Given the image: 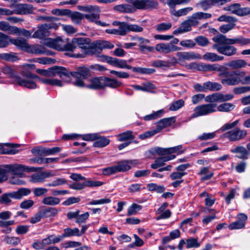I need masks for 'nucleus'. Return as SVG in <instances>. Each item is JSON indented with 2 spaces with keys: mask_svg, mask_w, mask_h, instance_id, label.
<instances>
[{
  "mask_svg": "<svg viewBox=\"0 0 250 250\" xmlns=\"http://www.w3.org/2000/svg\"><path fill=\"white\" fill-rule=\"evenodd\" d=\"M43 218L54 217L58 214V210L54 208H48L41 210Z\"/></svg>",
  "mask_w": 250,
  "mask_h": 250,
  "instance_id": "nucleus-37",
  "label": "nucleus"
},
{
  "mask_svg": "<svg viewBox=\"0 0 250 250\" xmlns=\"http://www.w3.org/2000/svg\"><path fill=\"white\" fill-rule=\"evenodd\" d=\"M72 48L70 51H73L77 46L82 50L83 54H77V57H84L85 55H94L95 42H91V40L88 38H73L70 42Z\"/></svg>",
  "mask_w": 250,
  "mask_h": 250,
  "instance_id": "nucleus-4",
  "label": "nucleus"
},
{
  "mask_svg": "<svg viewBox=\"0 0 250 250\" xmlns=\"http://www.w3.org/2000/svg\"><path fill=\"white\" fill-rule=\"evenodd\" d=\"M204 60L210 61L212 62H219L223 61L224 57L222 56H219L214 53L207 52L203 56Z\"/></svg>",
  "mask_w": 250,
  "mask_h": 250,
  "instance_id": "nucleus-31",
  "label": "nucleus"
},
{
  "mask_svg": "<svg viewBox=\"0 0 250 250\" xmlns=\"http://www.w3.org/2000/svg\"><path fill=\"white\" fill-rule=\"evenodd\" d=\"M155 49L157 52L162 54H168L180 50V48L176 45H171L168 43L163 42L157 44Z\"/></svg>",
  "mask_w": 250,
  "mask_h": 250,
  "instance_id": "nucleus-16",
  "label": "nucleus"
},
{
  "mask_svg": "<svg viewBox=\"0 0 250 250\" xmlns=\"http://www.w3.org/2000/svg\"><path fill=\"white\" fill-rule=\"evenodd\" d=\"M197 44L201 46H207L209 43L208 40L203 36H199L196 37L194 39Z\"/></svg>",
  "mask_w": 250,
  "mask_h": 250,
  "instance_id": "nucleus-59",
  "label": "nucleus"
},
{
  "mask_svg": "<svg viewBox=\"0 0 250 250\" xmlns=\"http://www.w3.org/2000/svg\"><path fill=\"white\" fill-rule=\"evenodd\" d=\"M240 6V4L238 3H233L224 7L223 10L225 11H229L238 16Z\"/></svg>",
  "mask_w": 250,
  "mask_h": 250,
  "instance_id": "nucleus-47",
  "label": "nucleus"
},
{
  "mask_svg": "<svg viewBox=\"0 0 250 250\" xmlns=\"http://www.w3.org/2000/svg\"><path fill=\"white\" fill-rule=\"evenodd\" d=\"M21 178L19 175H13V176L10 178L9 183L12 185H25V182L21 179Z\"/></svg>",
  "mask_w": 250,
  "mask_h": 250,
  "instance_id": "nucleus-52",
  "label": "nucleus"
},
{
  "mask_svg": "<svg viewBox=\"0 0 250 250\" xmlns=\"http://www.w3.org/2000/svg\"><path fill=\"white\" fill-rule=\"evenodd\" d=\"M5 167L6 168L8 173H10L12 175H19L21 177H25V175L23 173L24 171L34 172L42 169L41 167L36 168L18 164L6 165Z\"/></svg>",
  "mask_w": 250,
  "mask_h": 250,
  "instance_id": "nucleus-8",
  "label": "nucleus"
},
{
  "mask_svg": "<svg viewBox=\"0 0 250 250\" xmlns=\"http://www.w3.org/2000/svg\"><path fill=\"white\" fill-rule=\"evenodd\" d=\"M233 153H236L237 155L236 157L240 159L247 160L250 154L247 147L246 148L242 146H238L230 150Z\"/></svg>",
  "mask_w": 250,
  "mask_h": 250,
  "instance_id": "nucleus-21",
  "label": "nucleus"
},
{
  "mask_svg": "<svg viewBox=\"0 0 250 250\" xmlns=\"http://www.w3.org/2000/svg\"><path fill=\"white\" fill-rule=\"evenodd\" d=\"M216 63L215 64H207L204 63H200L197 64L195 62L191 63L189 64L190 67H197L199 71L205 72L215 71V68Z\"/></svg>",
  "mask_w": 250,
  "mask_h": 250,
  "instance_id": "nucleus-25",
  "label": "nucleus"
},
{
  "mask_svg": "<svg viewBox=\"0 0 250 250\" xmlns=\"http://www.w3.org/2000/svg\"><path fill=\"white\" fill-rule=\"evenodd\" d=\"M173 118H163L156 123V128L155 129L157 133L161 131L163 129L169 126L174 122Z\"/></svg>",
  "mask_w": 250,
  "mask_h": 250,
  "instance_id": "nucleus-26",
  "label": "nucleus"
},
{
  "mask_svg": "<svg viewBox=\"0 0 250 250\" xmlns=\"http://www.w3.org/2000/svg\"><path fill=\"white\" fill-rule=\"evenodd\" d=\"M165 111L163 109H161L157 111L154 112L152 114L147 115L143 117L145 121H148L150 120H155L161 117Z\"/></svg>",
  "mask_w": 250,
  "mask_h": 250,
  "instance_id": "nucleus-42",
  "label": "nucleus"
},
{
  "mask_svg": "<svg viewBox=\"0 0 250 250\" xmlns=\"http://www.w3.org/2000/svg\"><path fill=\"white\" fill-rule=\"evenodd\" d=\"M172 27L171 22H162L156 26V30L158 32H163L169 30Z\"/></svg>",
  "mask_w": 250,
  "mask_h": 250,
  "instance_id": "nucleus-57",
  "label": "nucleus"
},
{
  "mask_svg": "<svg viewBox=\"0 0 250 250\" xmlns=\"http://www.w3.org/2000/svg\"><path fill=\"white\" fill-rule=\"evenodd\" d=\"M103 185V183L101 181H95L91 180H87L83 183L75 182L70 184L69 187L75 190H81L85 187H100Z\"/></svg>",
  "mask_w": 250,
  "mask_h": 250,
  "instance_id": "nucleus-15",
  "label": "nucleus"
},
{
  "mask_svg": "<svg viewBox=\"0 0 250 250\" xmlns=\"http://www.w3.org/2000/svg\"><path fill=\"white\" fill-rule=\"evenodd\" d=\"M14 12L19 15L31 14L33 12V6L30 4L20 3L14 4Z\"/></svg>",
  "mask_w": 250,
  "mask_h": 250,
  "instance_id": "nucleus-19",
  "label": "nucleus"
},
{
  "mask_svg": "<svg viewBox=\"0 0 250 250\" xmlns=\"http://www.w3.org/2000/svg\"><path fill=\"white\" fill-rule=\"evenodd\" d=\"M149 152L150 153L153 155L157 153L158 155L160 156H164L168 154V148H164L160 147H155L151 148L149 150Z\"/></svg>",
  "mask_w": 250,
  "mask_h": 250,
  "instance_id": "nucleus-46",
  "label": "nucleus"
},
{
  "mask_svg": "<svg viewBox=\"0 0 250 250\" xmlns=\"http://www.w3.org/2000/svg\"><path fill=\"white\" fill-rule=\"evenodd\" d=\"M216 104H203L197 106L194 108V113L191 115L189 119L213 113L216 111Z\"/></svg>",
  "mask_w": 250,
  "mask_h": 250,
  "instance_id": "nucleus-12",
  "label": "nucleus"
},
{
  "mask_svg": "<svg viewBox=\"0 0 250 250\" xmlns=\"http://www.w3.org/2000/svg\"><path fill=\"white\" fill-rule=\"evenodd\" d=\"M132 86L136 90L146 92H151L155 88L154 85L149 82L144 83L142 86L134 85Z\"/></svg>",
  "mask_w": 250,
  "mask_h": 250,
  "instance_id": "nucleus-35",
  "label": "nucleus"
},
{
  "mask_svg": "<svg viewBox=\"0 0 250 250\" xmlns=\"http://www.w3.org/2000/svg\"><path fill=\"white\" fill-rule=\"evenodd\" d=\"M60 202V199L59 198L51 196L44 197L42 201L43 204L50 206L57 205Z\"/></svg>",
  "mask_w": 250,
  "mask_h": 250,
  "instance_id": "nucleus-32",
  "label": "nucleus"
},
{
  "mask_svg": "<svg viewBox=\"0 0 250 250\" xmlns=\"http://www.w3.org/2000/svg\"><path fill=\"white\" fill-rule=\"evenodd\" d=\"M0 59L8 62H15L19 59L17 54L13 52L1 53Z\"/></svg>",
  "mask_w": 250,
  "mask_h": 250,
  "instance_id": "nucleus-40",
  "label": "nucleus"
},
{
  "mask_svg": "<svg viewBox=\"0 0 250 250\" xmlns=\"http://www.w3.org/2000/svg\"><path fill=\"white\" fill-rule=\"evenodd\" d=\"M67 78H62V80L66 82H69L71 81V77L76 78V81L73 83L74 84L79 87H83L84 86L83 80L86 79L90 75L89 69L85 66H80L76 69L75 71H69L66 69Z\"/></svg>",
  "mask_w": 250,
  "mask_h": 250,
  "instance_id": "nucleus-5",
  "label": "nucleus"
},
{
  "mask_svg": "<svg viewBox=\"0 0 250 250\" xmlns=\"http://www.w3.org/2000/svg\"><path fill=\"white\" fill-rule=\"evenodd\" d=\"M142 209V206L135 203L132 204L127 209V215H136L138 212Z\"/></svg>",
  "mask_w": 250,
  "mask_h": 250,
  "instance_id": "nucleus-49",
  "label": "nucleus"
},
{
  "mask_svg": "<svg viewBox=\"0 0 250 250\" xmlns=\"http://www.w3.org/2000/svg\"><path fill=\"white\" fill-rule=\"evenodd\" d=\"M9 37L2 33L0 32V48L7 46L10 42Z\"/></svg>",
  "mask_w": 250,
  "mask_h": 250,
  "instance_id": "nucleus-56",
  "label": "nucleus"
},
{
  "mask_svg": "<svg viewBox=\"0 0 250 250\" xmlns=\"http://www.w3.org/2000/svg\"><path fill=\"white\" fill-rule=\"evenodd\" d=\"M48 189L44 188L39 187L33 189V193L35 197H40L46 194Z\"/></svg>",
  "mask_w": 250,
  "mask_h": 250,
  "instance_id": "nucleus-64",
  "label": "nucleus"
},
{
  "mask_svg": "<svg viewBox=\"0 0 250 250\" xmlns=\"http://www.w3.org/2000/svg\"><path fill=\"white\" fill-rule=\"evenodd\" d=\"M115 9L120 12L124 13H131L134 11L133 5L128 4L118 5L115 7Z\"/></svg>",
  "mask_w": 250,
  "mask_h": 250,
  "instance_id": "nucleus-44",
  "label": "nucleus"
},
{
  "mask_svg": "<svg viewBox=\"0 0 250 250\" xmlns=\"http://www.w3.org/2000/svg\"><path fill=\"white\" fill-rule=\"evenodd\" d=\"M54 175V174L50 171L35 173L31 175L30 181L33 183H42L46 178L53 176Z\"/></svg>",
  "mask_w": 250,
  "mask_h": 250,
  "instance_id": "nucleus-17",
  "label": "nucleus"
},
{
  "mask_svg": "<svg viewBox=\"0 0 250 250\" xmlns=\"http://www.w3.org/2000/svg\"><path fill=\"white\" fill-rule=\"evenodd\" d=\"M227 85H236L240 83L243 84H250V75L246 76L244 71H233L230 78L223 81Z\"/></svg>",
  "mask_w": 250,
  "mask_h": 250,
  "instance_id": "nucleus-7",
  "label": "nucleus"
},
{
  "mask_svg": "<svg viewBox=\"0 0 250 250\" xmlns=\"http://www.w3.org/2000/svg\"><path fill=\"white\" fill-rule=\"evenodd\" d=\"M30 69L31 66L29 64L23 65L21 72V77L18 76L15 69L11 66H5L2 67V71L4 74L7 75L9 77L13 78L15 83L18 85L29 89H35L37 87V84L35 81L36 79H39L42 83L45 84L59 86L62 85V82L57 79H40L38 76L31 72Z\"/></svg>",
  "mask_w": 250,
  "mask_h": 250,
  "instance_id": "nucleus-1",
  "label": "nucleus"
},
{
  "mask_svg": "<svg viewBox=\"0 0 250 250\" xmlns=\"http://www.w3.org/2000/svg\"><path fill=\"white\" fill-rule=\"evenodd\" d=\"M47 46L59 51H70L72 48L70 42L63 40L61 38L56 39L48 38L45 42Z\"/></svg>",
  "mask_w": 250,
  "mask_h": 250,
  "instance_id": "nucleus-9",
  "label": "nucleus"
},
{
  "mask_svg": "<svg viewBox=\"0 0 250 250\" xmlns=\"http://www.w3.org/2000/svg\"><path fill=\"white\" fill-rule=\"evenodd\" d=\"M82 139L84 141H93L94 147H104L107 146L110 143V140L105 136H101L99 133H89L82 135Z\"/></svg>",
  "mask_w": 250,
  "mask_h": 250,
  "instance_id": "nucleus-10",
  "label": "nucleus"
},
{
  "mask_svg": "<svg viewBox=\"0 0 250 250\" xmlns=\"http://www.w3.org/2000/svg\"><path fill=\"white\" fill-rule=\"evenodd\" d=\"M212 40L215 42L212 45V48L219 53L228 57L233 56L237 53V48L231 45L238 43L245 45L250 43V39L242 37L230 39L227 38L225 35L222 34L214 36Z\"/></svg>",
  "mask_w": 250,
  "mask_h": 250,
  "instance_id": "nucleus-2",
  "label": "nucleus"
},
{
  "mask_svg": "<svg viewBox=\"0 0 250 250\" xmlns=\"http://www.w3.org/2000/svg\"><path fill=\"white\" fill-rule=\"evenodd\" d=\"M179 62L182 61H190L198 60L201 58L200 54L194 52H178L176 53Z\"/></svg>",
  "mask_w": 250,
  "mask_h": 250,
  "instance_id": "nucleus-20",
  "label": "nucleus"
},
{
  "mask_svg": "<svg viewBox=\"0 0 250 250\" xmlns=\"http://www.w3.org/2000/svg\"><path fill=\"white\" fill-rule=\"evenodd\" d=\"M133 5V7L138 9L145 10L146 0H129Z\"/></svg>",
  "mask_w": 250,
  "mask_h": 250,
  "instance_id": "nucleus-58",
  "label": "nucleus"
},
{
  "mask_svg": "<svg viewBox=\"0 0 250 250\" xmlns=\"http://www.w3.org/2000/svg\"><path fill=\"white\" fill-rule=\"evenodd\" d=\"M130 164L128 161H123L118 162L117 165H115L117 172H124L129 170L131 168Z\"/></svg>",
  "mask_w": 250,
  "mask_h": 250,
  "instance_id": "nucleus-41",
  "label": "nucleus"
},
{
  "mask_svg": "<svg viewBox=\"0 0 250 250\" xmlns=\"http://www.w3.org/2000/svg\"><path fill=\"white\" fill-rule=\"evenodd\" d=\"M37 72L40 74L48 77H53L58 75L62 79V78L67 79L66 69L63 67L54 66L48 70L39 69L37 70ZM66 80H68V79Z\"/></svg>",
  "mask_w": 250,
  "mask_h": 250,
  "instance_id": "nucleus-13",
  "label": "nucleus"
},
{
  "mask_svg": "<svg viewBox=\"0 0 250 250\" xmlns=\"http://www.w3.org/2000/svg\"><path fill=\"white\" fill-rule=\"evenodd\" d=\"M63 233L62 234L63 238L73 236H81L79 233V229L77 228L74 229L66 228L64 229Z\"/></svg>",
  "mask_w": 250,
  "mask_h": 250,
  "instance_id": "nucleus-39",
  "label": "nucleus"
},
{
  "mask_svg": "<svg viewBox=\"0 0 250 250\" xmlns=\"http://www.w3.org/2000/svg\"><path fill=\"white\" fill-rule=\"evenodd\" d=\"M247 65V62L245 60L242 59L233 60L226 63V66L229 67L233 70L244 68Z\"/></svg>",
  "mask_w": 250,
  "mask_h": 250,
  "instance_id": "nucleus-28",
  "label": "nucleus"
},
{
  "mask_svg": "<svg viewBox=\"0 0 250 250\" xmlns=\"http://www.w3.org/2000/svg\"><path fill=\"white\" fill-rule=\"evenodd\" d=\"M90 83L87 86L90 89H104V77H95L90 80Z\"/></svg>",
  "mask_w": 250,
  "mask_h": 250,
  "instance_id": "nucleus-24",
  "label": "nucleus"
},
{
  "mask_svg": "<svg viewBox=\"0 0 250 250\" xmlns=\"http://www.w3.org/2000/svg\"><path fill=\"white\" fill-rule=\"evenodd\" d=\"M132 71L141 74H151L155 72L153 68H143L134 67L132 68Z\"/></svg>",
  "mask_w": 250,
  "mask_h": 250,
  "instance_id": "nucleus-50",
  "label": "nucleus"
},
{
  "mask_svg": "<svg viewBox=\"0 0 250 250\" xmlns=\"http://www.w3.org/2000/svg\"><path fill=\"white\" fill-rule=\"evenodd\" d=\"M114 45L109 41H97L95 42L94 55L102 52L103 49H112Z\"/></svg>",
  "mask_w": 250,
  "mask_h": 250,
  "instance_id": "nucleus-23",
  "label": "nucleus"
},
{
  "mask_svg": "<svg viewBox=\"0 0 250 250\" xmlns=\"http://www.w3.org/2000/svg\"><path fill=\"white\" fill-rule=\"evenodd\" d=\"M114 66L120 68L132 69V66L127 64L126 61L117 58Z\"/></svg>",
  "mask_w": 250,
  "mask_h": 250,
  "instance_id": "nucleus-55",
  "label": "nucleus"
},
{
  "mask_svg": "<svg viewBox=\"0 0 250 250\" xmlns=\"http://www.w3.org/2000/svg\"><path fill=\"white\" fill-rule=\"evenodd\" d=\"M4 241L7 244L16 246L21 242V240L18 237L7 236L4 239Z\"/></svg>",
  "mask_w": 250,
  "mask_h": 250,
  "instance_id": "nucleus-54",
  "label": "nucleus"
},
{
  "mask_svg": "<svg viewBox=\"0 0 250 250\" xmlns=\"http://www.w3.org/2000/svg\"><path fill=\"white\" fill-rule=\"evenodd\" d=\"M234 104L229 103H225L220 104L217 107V110L220 112H229L235 108Z\"/></svg>",
  "mask_w": 250,
  "mask_h": 250,
  "instance_id": "nucleus-45",
  "label": "nucleus"
},
{
  "mask_svg": "<svg viewBox=\"0 0 250 250\" xmlns=\"http://www.w3.org/2000/svg\"><path fill=\"white\" fill-rule=\"evenodd\" d=\"M206 90L211 91H218L222 89V85L217 82L208 81L204 83Z\"/></svg>",
  "mask_w": 250,
  "mask_h": 250,
  "instance_id": "nucleus-34",
  "label": "nucleus"
},
{
  "mask_svg": "<svg viewBox=\"0 0 250 250\" xmlns=\"http://www.w3.org/2000/svg\"><path fill=\"white\" fill-rule=\"evenodd\" d=\"M185 105V102L183 99H180L173 102L169 107L170 111H177L183 107Z\"/></svg>",
  "mask_w": 250,
  "mask_h": 250,
  "instance_id": "nucleus-48",
  "label": "nucleus"
},
{
  "mask_svg": "<svg viewBox=\"0 0 250 250\" xmlns=\"http://www.w3.org/2000/svg\"><path fill=\"white\" fill-rule=\"evenodd\" d=\"M61 148L59 147H54L51 148L43 147V153L44 155H54L61 151Z\"/></svg>",
  "mask_w": 250,
  "mask_h": 250,
  "instance_id": "nucleus-61",
  "label": "nucleus"
},
{
  "mask_svg": "<svg viewBox=\"0 0 250 250\" xmlns=\"http://www.w3.org/2000/svg\"><path fill=\"white\" fill-rule=\"evenodd\" d=\"M118 140L120 142L131 141L135 138L133 132L128 130L117 135Z\"/></svg>",
  "mask_w": 250,
  "mask_h": 250,
  "instance_id": "nucleus-33",
  "label": "nucleus"
},
{
  "mask_svg": "<svg viewBox=\"0 0 250 250\" xmlns=\"http://www.w3.org/2000/svg\"><path fill=\"white\" fill-rule=\"evenodd\" d=\"M215 71H218L219 72L218 76L220 77H223V76H225L224 78L221 79V82L222 84L227 85V83H224L223 81L226 79L230 78L232 73V71L230 72L228 71V68L226 66L220 65L217 63L215 68Z\"/></svg>",
  "mask_w": 250,
  "mask_h": 250,
  "instance_id": "nucleus-22",
  "label": "nucleus"
},
{
  "mask_svg": "<svg viewBox=\"0 0 250 250\" xmlns=\"http://www.w3.org/2000/svg\"><path fill=\"white\" fill-rule=\"evenodd\" d=\"M0 30L11 34H17L19 31L17 27L11 26L8 22L3 21H0Z\"/></svg>",
  "mask_w": 250,
  "mask_h": 250,
  "instance_id": "nucleus-30",
  "label": "nucleus"
},
{
  "mask_svg": "<svg viewBox=\"0 0 250 250\" xmlns=\"http://www.w3.org/2000/svg\"><path fill=\"white\" fill-rule=\"evenodd\" d=\"M199 175H204L202 177V180L203 181L208 180L210 179L213 176V172L209 170V167H202L200 171L198 173Z\"/></svg>",
  "mask_w": 250,
  "mask_h": 250,
  "instance_id": "nucleus-38",
  "label": "nucleus"
},
{
  "mask_svg": "<svg viewBox=\"0 0 250 250\" xmlns=\"http://www.w3.org/2000/svg\"><path fill=\"white\" fill-rule=\"evenodd\" d=\"M159 3L156 0H146L145 10L156 9Z\"/></svg>",
  "mask_w": 250,
  "mask_h": 250,
  "instance_id": "nucleus-63",
  "label": "nucleus"
},
{
  "mask_svg": "<svg viewBox=\"0 0 250 250\" xmlns=\"http://www.w3.org/2000/svg\"><path fill=\"white\" fill-rule=\"evenodd\" d=\"M200 244L198 242L197 238H189L186 241V247L187 249L198 248Z\"/></svg>",
  "mask_w": 250,
  "mask_h": 250,
  "instance_id": "nucleus-53",
  "label": "nucleus"
},
{
  "mask_svg": "<svg viewBox=\"0 0 250 250\" xmlns=\"http://www.w3.org/2000/svg\"><path fill=\"white\" fill-rule=\"evenodd\" d=\"M122 85V82L116 79L104 77V89L107 87L116 89L121 86Z\"/></svg>",
  "mask_w": 250,
  "mask_h": 250,
  "instance_id": "nucleus-27",
  "label": "nucleus"
},
{
  "mask_svg": "<svg viewBox=\"0 0 250 250\" xmlns=\"http://www.w3.org/2000/svg\"><path fill=\"white\" fill-rule=\"evenodd\" d=\"M247 135V130L236 127L226 133L224 136L230 141L235 142L244 139Z\"/></svg>",
  "mask_w": 250,
  "mask_h": 250,
  "instance_id": "nucleus-14",
  "label": "nucleus"
},
{
  "mask_svg": "<svg viewBox=\"0 0 250 250\" xmlns=\"http://www.w3.org/2000/svg\"><path fill=\"white\" fill-rule=\"evenodd\" d=\"M58 28L57 23L54 22H48L38 26L37 30L33 34L32 37L43 39L50 35V30H56Z\"/></svg>",
  "mask_w": 250,
  "mask_h": 250,
  "instance_id": "nucleus-11",
  "label": "nucleus"
},
{
  "mask_svg": "<svg viewBox=\"0 0 250 250\" xmlns=\"http://www.w3.org/2000/svg\"><path fill=\"white\" fill-rule=\"evenodd\" d=\"M152 65L158 68L169 67L170 66V63L168 61L157 60L152 62Z\"/></svg>",
  "mask_w": 250,
  "mask_h": 250,
  "instance_id": "nucleus-62",
  "label": "nucleus"
},
{
  "mask_svg": "<svg viewBox=\"0 0 250 250\" xmlns=\"http://www.w3.org/2000/svg\"><path fill=\"white\" fill-rule=\"evenodd\" d=\"M192 7H190L184 8L177 11L175 10V8H173L171 9L170 13L171 15L175 17H179L187 15L189 12L192 11Z\"/></svg>",
  "mask_w": 250,
  "mask_h": 250,
  "instance_id": "nucleus-36",
  "label": "nucleus"
},
{
  "mask_svg": "<svg viewBox=\"0 0 250 250\" xmlns=\"http://www.w3.org/2000/svg\"><path fill=\"white\" fill-rule=\"evenodd\" d=\"M237 218L236 221L229 225V229H241L245 227L248 218L247 216L244 213H239L237 215Z\"/></svg>",
  "mask_w": 250,
  "mask_h": 250,
  "instance_id": "nucleus-18",
  "label": "nucleus"
},
{
  "mask_svg": "<svg viewBox=\"0 0 250 250\" xmlns=\"http://www.w3.org/2000/svg\"><path fill=\"white\" fill-rule=\"evenodd\" d=\"M31 190L28 188H21L17 191L6 192L0 196V203L5 205H10L12 204V199L21 200L24 196L29 195Z\"/></svg>",
  "mask_w": 250,
  "mask_h": 250,
  "instance_id": "nucleus-6",
  "label": "nucleus"
},
{
  "mask_svg": "<svg viewBox=\"0 0 250 250\" xmlns=\"http://www.w3.org/2000/svg\"><path fill=\"white\" fill-rule=\"evenodd\" d=\"M10 42L21 49L26 48L28 45L25 39L21 38L16 39H11Z\"/></svg>",
  "mask_w": 250,
  "mask_h": 250,
  "instance_id": "nucleus-43",
  "label": "nucleus"
},
{
  "mask_svg": "<svg viewBox=\"0 0 250 250\" xmlns=\"http://www.w3.org/2000/svg\"><path fill=\"white\" fill-rule=\"evenodd\" d=\"M78 9L80 11L88 13L83 14L77 11L72 12L70 10V14L68 15V16L71 18L74 23L79 24L81 23L82 19L84 18L89 22L94 23L102 27L107 26L109 25L105 22L101 21L99 20L101 9L98 6L93 5H79L78 6Z\"/></svg>",
  "mask_w": 250,
  "mask_h": 250,
  "instance_id": "nucleus-3",
  "label": "nucleus"
},
{
  "mask_svg": "<svg viewBox=\"0 0 250 250\" xmlns=\"http://www.w3.org/2000/svg\"><path fill=\"white\" fill-rule=\"evenodd\" d=\"M147 188L149 191H155L159 193H162L165 190V188L164 186L157 185L155 183L147 184Z\"/></svg>",
  "mask_w": 250,
  "mask_h": 250,
  "instance_id": "nucleus-51",
  "label": "nucleus"
},
{
  "mask_svg": "<svg viewBox=\"0 0 250 250\" xmlns=\"http://www.w3.org/2000/svg\"><path fill=\"white\" fill-rule=\"evenodd\" d=\"M220 93H213L207 96L205 98V101L207 102H221Z\"/></svg>",
  "mask_w": 250,
  "mask_h": 250,
  "instance_id": "nucleus-60",
  "label": "nucleus"
},
{
  "mask_svg": "<svg viewBox=\"0 0 250 250\" xmlns=\"http://www.w3.org/2000/svg\"><path fill=\"white\" fill-rule=\"evenodd\" d=\"M191 30V27L187 20L183 21L180 26L173 31V34L175 35L183 34Z\"/></svg>",
  "mask_w": 250,
  "mask_h": 250,
  "instance_id": "nucleus-29",
  "label": "nucleus"
}]
</instances>
